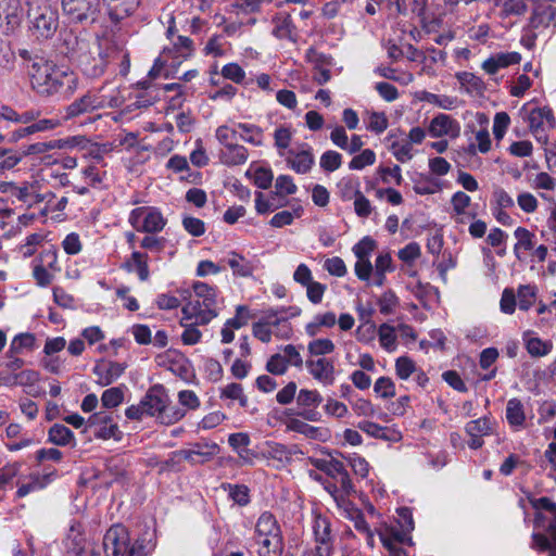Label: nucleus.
<instances>
[{"label": "nucleus", "instance_id": "nucleus-1", "mask_svg": "<svg viewBox=\"0 0 556 556\" xmlns=\"http://www.w3.org/2000/svg\"><path fill=\"white\" fill-rule=\"evenodd\" d=\"M31 88L40 96L62 94L67 98L76 89L77 78L72 73L62 71L52 62L38 60L30 70Z\"/></svg>", "mask_w": 556, "mask_h": 556}, {"label": "nucleus", "instance_id": "nucleus-2", "mask_svg": "<svg viewBox=\"0 0 556 556\" xmlns=\"http://www.w3.org/2000/svg\"><path fill=\"white\" fill-rule=\"evenodd\" d=\"M118 55L119 49L115 45L97 40L80 45L76 63L85 76L94 79L101 77Z\"/></svg>", "mask_w": 556, "mask_h": 556}, {"label": "nucleus", "instance_id": "nucleus-3", "mask_svg": "<svg viewBox=\"0 0 556 556\" xmlns=\"http://www.w3.org/2000/svg\"><path fill=\"white\" fill-rule=\"evenodd\" d=\"M102 549L104 556H147L144 541L131 542L128 529L121 523L113 525L106 530Z\"/></svg>", "mask_w": 556, "mask_h": 556}, {"label": "nucleus", "instance_id": "nucleus-4", "mask_svg": "<svg viewBox=\"0 0 556 556\" xmlns=\"http://www.w3.org/2000/svg\"><path fill=\"white\" fill-rule=\"evenodd\" d=\"M27 15L37 38H52L59 28V11L49 0L27 1Z\"/></svg>", "mask_w": 556, "mask_h": 556}, {"label": "nucleus", "instance_id": "nucleus-5", "mask_svg": "<svg viewBox=\"0 0 556 556\" xmlns=\"http://www.w3.org/2000/svg\"><path fill=\"white\" fill-rule=\"evenodd\" d=\"M410 530L394 527L386 528L379 531V538L383 547L388 551L389 556H408L402 545H414L409 535Z\"/></svg>", "mask_w": 556, "mask_h": 556}, {"label": "nucleus", "instance_id": "nucleus-6", "mask_svg": "<svg viewBox=\"0 0 556 556\" xmlns=\"http://www.w3.org/2000/svg\"><path fill=\"white\" fill-rule=\"evenodd\" d=\"M62 9L72 22L94 21L100 10V0H62Z\"/></svg>", "mask_w": 556, "mask_h": 556}, {"label": "nucleus", "instance_id": "nucleus-7", "mask_svg": "<svg viewBox=\"0 0 556 556\" xmlns=\"http://www.w3.org/2000/svg\"><path fill=\"white\" fill-rule=\"evenodd\" d=\"M314 466L336 480L340 484V490L343 494L350 495L355 492L350 475L342 462L333 457L330 459H317Z\"/></svg>", "mask_w": 556, "mask_h": 556}, {"label": "nucleus", "instance_id": "nucleus-8", "mask_svg": "<svg viewBox=\"0 0 556 556\" xmlns=\"http://www.w3.org/2000/svg\"><path fill=\"white\" fill-rule=\"evenodd\" d=\"M521 112L526 113L529 128L538 139L542 138V135L545 132V130L555 126V117L552 109L548 106L533 108L528 110L525 105L521 109Z\"/></svg>", "mask_w": 556, "mask_h": 556}, {"label": "nucleus", "instance_id": "nucleus-9", "mask_svg": "<svg viewBox=\"0 0 556 556\" xmlns=\"http://www.w3.org/2000/svg\"><path fill=\"white\" fill-rule=\"evenodd\" d=\"M195 298L202 300L204 313L202 314V325L208 324L218 315L217 312V291L205 282L197 281L192 286Z\"/></svg>", "mask_w": 556, "mask_h": 556}, {"label": "nucleus", "instance_id": "nucleus-10", "mask_svg": "<svg viewBox=\"0 0 556 556\" xmlns=\"http://www.w3.org/2000/svg\"><path fill=\"white\" fill-rule=\"evenodd\" d=\"M87 429L92 430L98 439H116L118 431L117 424L113 421L112 415L106 412H98L91 415L87 422Z\"/></svg>", "mask_w": 556, "mask_h": 556}, {"label": "nucleus", "instance_id": "nucleus-11", "mask_svg": "<svg viewBox=\"0 0 556 556\" xmlns=\"http://www.w3.org/2000/svg\"><path fill=\"white\" fill-rule=\"evenodd\" d=\"M313 530L315 542L317 544L315 547V555L331 556L333 547L330 521L325 517L318 516L314 521Z\"/></svg>", "mask_w": 556, "mask_h": 556}, {"label": "nucleus", "instance_id": "nucleus-12", "mask_svg": "<svg viewBox=\"0 0 556 556\" xmlns=\"http://www.w3.org/2000/svg\"><path fill=\"white\" fill-rule=\"evenodd\" d=\"M168 403V395L162 384L151 387L141 399V408H144L147 416H156L157 419Z\"/></svg>", "mask_w": 556, "mask_h": 556}, {"label": "nucleus", "instance_id": "nucleus-13", "mask_svg": "<svg viewBox=\"0 0 556 556\" xmlns=\"http://www.w3.org/2000/svg\"><path fill=\"white\" fill-rule=\"evenodd\" d=\"M76 143V138L68 139H53L49 141H40L35 142L28 146L21 147L22 154L24 157L26 156H38L41 160H46L49 157L47 153L51 150H61L67 147H74Z\"/></svg>", "mask_w": 556, "mask_h": 556}, {"label": "nucleus", "instance_id": "nucleus-14", "mask_svg": "<svg viewBox=\"0 0 556 556\" xmlns=\"http://www.w3.org/2000/svg\"><path fill=\"white\" fill-rule=\"evenodd\" d=\"M126 364L100 361L94 365L92 372L97 376V383L106 387L116 381L125 371Z\"/></svg>", "mask_w": 556, "mask_h": 556}, {"label": "nucleus", "instance_id": "nucleus-15", "mask_svg": "<svg viewBox=\"0 0 556 556\" xmlns=\"http://www.w3.org/2000/svg\"><path fill=\"white\" fill-rule=\"evenodd\" d=\"M306 368L314 379L330 386L334 382V364L332 359L319 357L317 359H307Z\"/></svg>", "mask_w": 556, "mask_h": 556}, {"label": "nucleus", "instance_id": "nucleus-16", "mask_svg": "<svg viewBox=\"0 0 556 556\" xmlns=\"http://www.w3.org/2000/svg\"><path fill=\"white\" fill-rule=\"evenodd\" d=\"M5 22V31H13L22 22V8L18 0H0V29Z\"/></svg>", "mask_w": 556, "mask_h": 556}, {"label": "nucleus", "instance_id": "nucleus-17", "mask_svg": "<svg viewBox=\"0 0 556 556\" xmlns=\"http://www.w3.org/2000/svg\"><path fill=\"white\" fill-rule=\"evenodd\" d=\"M271 23L274 24L273 35L278 39H288L292 42L296 41V27L289 13L279 12L277 13Z\"/></svg>", "mask_w": 556, "mask_h": 556}, {"label": "nucleus", "instance_id": "nucleus-18", "mask_svg": "<svg viewBox=\"0 0 556 556\" xmlns=\"http://www.w3.org/2000/svg\"><path fill=\"white\" fill-rule=\"evenodd\" d=\"M102 106L101 100L96 94L87 92L66 108V118L93 112Z\"/></svg>", "mask_w": 556, "mask_h": 556}, {"label": "nucleus", "instance_id": "nucleus-19", "mask_svg": "<svg viewBox=\"0 0 556 556\" xmlns=\"http://www.w3.org/2000/svg\"><path fill=\"white\" fill-rule=\"evenodd\" d=\"M551 24L556 25V7H553L545 0H540L533 9L531 26L539 28L547 27Z\"/></svg>", "mask_w": 556, "mask_h": 556}, {"label": "nucleus", "instance_id": "nucleus-20", "mask_svg": "<svg viewBox=\"0 0 556 556\" xmlns=\"http://www.w3.org/2000/svg\"><path fill=\"white\" fill-rule=\"evenodd\" d=\"M109 10V16L114 22L131 15L140 4V0H103Z\"/></svg>", "mask_w": 556, "mask_h": 556}, {"label": "nucleus", "instance_id": "nucleus-21", "mask_svg": "<svg viewBox=\"0 0 556 556\" xmlns=\"http://www.w3.org/2000/svg\"><path fill=\"white\" fill-rule=\"evenodd\" d=\"M286 427L289 431L301 433L305 438L313 440H325L328 434L327 429L311 426L296 417L288 418L286 421Z\"/></svg>", "mask_w": 556, "mask_h": 556}, {"label": "nucleus", "instance_id": "nucleus-22", "mask_svg": "<svg viewBox=\"0 0 556 556\" xmlns=\"http://www.w3.org/2000/svg\"><path fill=\"white\" fill-rule=\"evenodd\" d=\"M458 131L457 123L448 115H437L429 125V134L433 138L451 135L454 136Z\"/></svg>", "mask_w": 556, "mask_h": 556}, {"label": "nucleus", "instance_id": "nucleus-23", "mask_svg": "<svg viewBox=\"0 0 556 556\" xmlns=\"http://www.w3.org/2000/svg\"><path fill=\"white\" fill-rule=\"evenodd\" d=\"M249 152L245 147L238 144H228L219 151V161L227 166H236L244 164L248 160Z\"/></svg>", "mask_w": 556, "mask_h": 556}, {"label": "nucleus", "instance_id": "nucleus-24", "mask_svg": "<svg viewBox=\"0 0 556 556\" xmlns=\"http://www.w3.org/2000/svg\"><path fill=\"white\" fill-rule=\"evenodd\" d=\"M532 331L527 330L522 333V341L527 352L532 357H543L551 353L553 349L552 341H543L539 337H532Z\"/></svg>", "mask_w": 556, "mask_h": 556}, {"label": "nucleus", "instance_id": "nucleus-25", "mask_svg": "<svg viewBox=\"0 0 556 556\" xmlns=\"http://www.w3.org/2000/svg\"><path fill=\"white\" fill-rule=\"evenodd\" d=\"M280 533L281 530L275 516L268 511L263 513L255 525V540L258 541Z\"/></svg>", "mask_w": 556, "mask_h": 556}, {"label": "nucleus", "instance_id": "nucleus-26", "mask_svg": "<svg viewBox=\"0 0 556 556\" xmlns=\"http://www.w3.org/2000/svg\"><path fill=\"white\" fill-rule=\"evenodd\" d=\"M289 154L287 163L298 174L308 173L315 163L314 155L309 150H304L298 153L290 151Z\"/></svg>", "mask_w": 556, "mask_h": 556}, {"label": "nucleus", "instance_id": "nucleus-27", "mask_svg": "<svg viewBox=\"0 0 556 556\" xmlns=\"http://www.w3.org/2000/svg\"><path fill=\"white\" fill-rule=\"evenodd\" d=\"M56 473V470L53 469L50 472L43 473V475H30V481L28 483L22 484L17 491L16 496L17 497H24L30 492L42 490L46 488L54 478Z\"/></svg>", "mask_w": 556, "mask_h": 556}, {"label": "nucleus", "instance_id": "nucleus-28", "mask_svg": "<svg viewBox=\"0 0 556 556\" xmlns=\"http://www.w3.org/2000/svg\"><path fill=\"white\" fill-rule=\"evenodd\" d=\"M227 264L232 269L233 275L239 277H251L255 269L251 261L235 251L229 253Z\"/></svg>", "mask_w": 556, "mask_h": 556}, {"label": "nucleus", "instance_id": "nucleus-29", "mask_svg": "<svg viewBox=\"0 0 556 556\" xmlns=\"http://www.w3.org/2000/svg\"><path fill=\"white\" fill-rule=\"evenodd\" d=\"M216 454H213L211 451L210 452H194V451H189V450H179V451H176L173 453L170 459L168 460V463H176V458H177V462L184 459V460H187L189 462L191 465H202V464H205L207 462H210L211 459H213V457L215 456Z\"/></svg>", "mask_w": 556, "mask_h": 556}, {"label": "nucleus", "instance_id": "nucleus-30", "mask_svg": "<svg viewBox=\"0 0 556 556\" xmlns=\"http://www.w3.org/2000/svg\"><path fill=\"white\" fill-rule=\"evenodd\" d=\"M10 193L13 198L22 202L26 207H31L33 205L40 203L43 198L36 193L33 187L27 185L24 186H11Z\"/></svg>", "mask_w": 556, "mask_h": 556}, {"label": "nucleus", "instance_id": "nucleus-31", "mask_svg": "<svg viewBox=\"0 0 556 556\" xmlns=\"http://www.w3.org/2000/svg\"><path fill=\"white\" fill-rule=\"evenodd\" d=\"M260 556H281L283 551L282 535H269V538L256 541Z\"/></svg>", "mask_w": 556, "mask_h": 556}, {"label": "nucleus", "instance_id": "nucleus-32", "mask_svg": "<svg viewBox=\"0 0 556 556\" xmlns=\"http://www.w3.org/2000/svg\"><path fill=\"white\" fill-rule=\"evenodd\" d=\"M50 443L59 446H66L74 443L73 431L62 424H54L48 432Z\"/></svg>", "mask_w": 556, "mask_h": 556}, {"label": "nucleus", "instance_id": "nucleus-33", "mask_svg": "<svg viewBox=\"0 0 556 556\" xmlns=\"http://www.w3.org/2000/svg\"><path fill=\"white\" fill-rule=\"evenodd\" d=\"M36 337L34 333L25 332L16 334L11 341L9 348L10 355H20L24 352H30L35 349Z\"/></svg>", "mask_w": 556, "mask_h": 556}, {"label": "nucleus", "instance_id": "nucleus-34", "mask_svg": "<svg viewBox=\"0 0 556 556\" xmlns=\"http://www.w3.org/2000/svg\"><path fill=\"white\" fill-rule=\"evenodd\" d=\"M165 224L166 220L159 210L155 207H147L141 231L149 233L159 232L165 227Z\"/></svg>", "mask_w": 556, "mask_h": 556}, {"label": "nucleus", "instance_id": "nucleus-35", "mask_svg": "<svg viewBox=\"0 0 556 556\" xmlns=\"http://www.w3.org/2000/svg\"><path fill=\"white\" fill-rule=\"evenodd\" d=\"M81 43H90L85 39H79L73 33H66L62 38V43L60 47L61 53L66 55L74 62L78 61V50Z\"/></svg>", "mask_w": 556, "mask_h": 556}, {"label": "nucleus", "instance_id": "nucleus-36", "mask_svg": "<svg viewBox=\"0 0 556 556\" xmlns=\"http://www.w3.org/2000/svg\"><path fill=\"white\" fill-rule=\"evenodd\" d=\"M506 418L510 426L520 427L526 420L523 405L518 399H510L507 402Z\"/></svg>", "mask_w": 556, "mask_h": 556}, {"label": "nucleus", "instance_id": "nucleus-37", "mask_svg": "<svg viewBox=\"0 0 556 556\" xmlns=\"http://www.w3.org/2000/svg\"><path fill=\"white\" fill-rule=\"evenodd\" d=\"M517 243L514 247L515 255L518 260H521L519 255V249L530 251L534 248V233L529 231L527 228L518 227L514 232Z\"/></svg>", "mask_w": 556, "mask_h": 556}, {"label": "nucleus", "instance_id": "nucleus-38", "mask_svg": "<svg viewBox=\"0 0 556 556\" xmlns=\"http://www.w3.org/2000/svg\"><path fill=\"white\" fill-rule=\"evenodd\" d=\"M459 84L466 88L468 92L482 93L485 89L483 80L470 72H460L456 75Z\"/></svg>", "mask_w": 556, "mask_h": 556}, {"label": "nucleus", "instance_id": "nucleus-39", "mask_svg": "<svg viewBox=\"0 0 556 556\" xmlns=\"http://www.w3.org/2000/svg\"><path fill=\"white\" fill-rule=\"evenodd\" d=\"M465 431L469 437H484L492 433V424L489 418L482 417L466 424Z\"/></svg>", "mask_w": 556, "mask_h": 556}, {"label": "nucleus", "instance_id": "nucleus-40", "mask_svg": "<svg viewBox=\"0 0 556 556\" xmlns=\"http://www.w3.org/2000/svg\"><path fill=\"white\" fill-rule=\"evenodd\" d=\"M222 75L224 78L229 79L236 84H242L249 86L253 83L250 78L245 80V73L243 68L237 63H228L222 68Z\"/></svg>", "mask_w": 556, "mask_h": 556}, {"label": "nucleus", "instance_id": "nucleus-41", "mask_svg": "<svg viewBox=\"0 0 556 556\" xmlns=\"http://www.w3.org/2000/svg\"><path fill=\"white\" fill-rule=\"evenodd\" d=\"M238 128L244 132L240 138L245 142L256 147H261L263 144V130L261 127L253 124L239 123Z\"/></svg>", "mask_w": 556, "mask_h": 556}, {"label": "nucleus", "instance_id": "nucleus-42", "mask_svg": "<svg viewBox=\"0 0 556 556\" xmlns=\"http://www.w3.org/2000/svg\"><path fill=\"white\" fill-rule=\"evenodd\" d=\"M323 402V396L317 390L301 389L296 395V404L300 408H317Z\"/></svg>", "mask_w": 556, "mask_h": 556}, {"label": "nucleus", "instance_id": "nucleus-43", "mask_svg": "<svg viewBox=\"0 0 556 556\" xmlns=\"http://www.w3.org/2000/svg\"><path fill=\"white\" fill-rule=\"evenodd\" d=\"M23 157L21 148L17 150L0 149V169L13 168Z\"/></svg>", "mask_w": 556, "mask_h": 556}, {"label": "nucleus", "instance_id": "nucleus-44", "mask_svg": "<svg viewBox=\"0 0 556 556\" xmlns=\"http://www.w3.org/2000/svg\"><path fill=\"white\" fill-rule=\"evenodd\" d=\"M184 319H192L195 318V324L202 325V314L204 313V306L202 304V300L197 298L195 300L189 301L182 307Z\"/></svg>", "mask_w": 556, "mask_h": 556}, {"label": "nucleus", "instance_id": "nucleus-45", "mask_svg": "<svg viewBox=\"0 0 556 556\" xmlns=\"http://www.w3.org/2000/svg\"><path fill=\"white\" fill-rule=\"evenodd\" d=\"M307 350L312 356H324L334 351V343L330 339H316L308 343Z\"/></svg>", "mask_w": 556, "mask_h": 556}, {"label": "nucleus", "instance_id": "nucleus-46", "mask_svg": "<svg viewBox=\"0 0 556 556\" xmlns=\"http://www.w3.org/2000/svg\"><path fill=\"white\" fill-rule=\"evenodd\" d=\"M517 304L521 311H528L535 301V291L531 286H520L517 292Z\"/></svg>", "mask_w": 556, "mask_h": 556}, {"label": "nucleus", "instance_id": "nucleus-47", "mask_svg": "<svg viewBox=\"0 0 556 556\" xmlns=\"http://www.w3.org/2000/svg\"><path fill=\"white\" fill-rule=\"evenodd\" d=\"M320 167L326 172H334L342 164V156L339 152L328 150L320 156Z\"/></svg>", "mask_w": 556, "mask_h": 556}, {"label": "nucleus", "instance_id": "nucleus-48", "mask_svg": "<svg viewBox=\"0 0 556 556\" xmlns=\"http://www.w3.org/2000/svg\"><path fill=\"white\" fill-rule=\"evenodd\" d=\"M395 371L400 379L406 380L412 374L417 371V368L412 358L408 356H401L395 361Z\"/></svg>", "mask_w": 556, "mask_h": 556}, {"label": "nucleus", "instance_id": "nucleus-49", "mask_svg": "<svg viewBox=\"0 0 556 556\" xmlns=\"http://www.w3.org/2000/svg\"><path fill=\"white\" fill-rule=\"evenodd\" d=\"M124 400V393L121 388L114 387L102 393L101 402L105 408L117 407Z\"/></svg>", "mask_w": 556, "mask_h": 556}, {"label": "nucleus", "instance_id": "nucleus-50", "mask_svg": "<svg viewBox=\"0 0 556 556\" xmlns=\"http://www.w3.org/2000/svg\"><path fill=\"white\" fill-rule=\"evenodd\" d=\"M374 391L382 399L395 396V384L389 377H380L376 380Z\"/></svg>", "mask_w": 556, "mask_h": 556}, {"label": "nucleus", "instance_id": "nucleus-51", "mask_svg": "<svg viewBox=\"0 0 556 556\" xmlns=\"http://www.w3.org/2000/svg\"><path fill=\"white\" fill-rule=\"evenodd\" d=\"M34 264L43 265L52 270H59L58 264V252L54 248L45 249L34 260Z\"/></svg>", "mask_w": 556, "mask_h": 556}, {"label": "nucleus", "instance_id": "nucleus-52", "mask_svg": "<svg viewBox=\"0 0 556 556\" xmlns=\"http://www.w3.org/2000/svg\"><path fill=\"white\" fill-rule=\"evenodd\" d=\"M376 161V154L370 149L363 150L359 154L355 155L350 164L349 167L351 169H363L364 167L368 165H372Z\"/></svg>", "mask_w": 556, "mask_h": 556}, {"label": "nucleus", "instance_id": "nucleus-53", "mask_svg": "<svg viewBox=\"0 0 556 556\" xmlns=\"http://www.w3.org/2000/svg\"><path fill=\"white\" fill-rule=\"evenodd\" d=\"M439 190V184L431 178L422 176L414 180V191L417 194H433Z\"/></svg>", "mask_w": 556, "mask_h": 556}, {"label": "nucleus", "instance_id": "nucleus-54", "mask_svg": "<svg viewBox=\"0 0 556 556\" xmlns=\"http://www.w3.org/2000/svg\"><path fill=\"white\" fill-rule=\"evenodd\" d=\"M301 212H302L301 207L294 210L293 213L289 212V211H281L279 213H276L271 217L269 224H270V226L276 227V228H281L283 226L291 225L295 216L300 217Z\"/></svg>", "mask_w": 556, "mask_h": 556}, {"label": "nucleus", "instance_id": "nucleus-55", "mask_svg": "<svg viewBox=\"0 0 556 556\" xmlns=\"http://www.w3.org/2000/svg\"><path fill=\"white\" fill-rule=\"evenodd\" d=\"M274 192L276 195H289L296 192V186L294 185L292 178L288 175H280L277 177L275 182Z\"/></svg>", "mask_w": 556, "mask_h": 556}, {"label": "nucleus", "instance_id": "nucleus-56", "mask_svg": "<svg viewBox=\"0 0 556 556\" xmlns=\"http://www.w3.org/2000/svg\"><path fill=\"white\" fill-rule=\"evenodd\" d=\"M509 124L510 117L506 112H498L495 114L493 122V134L496 140L503 139Z\"/></svg>", "mask_w": 556, "mask_h": 556}, {"label": "nucleus", "instance_id": "nucleus-57", "mask_svg": "<svg viewBox=\"0 0 556 556\" xmlns=\"http://www.w3.org/2000/svg\"><path fill=\"white\" fill-rule=\"evenodd\" d=\"M253 317L250 309L245 305H238L236 308V316L227 320L228 325L235 329H240L248 325V321Z\"/></svg>", "mask_w": 556, "mask_h": 556}, {"label": "nucleus", "instance_id": "nucleus-58", "mask_svg": "<svg viewBox=\"0 0 556 556\" xmlns=\"http://www.w3.org/2000/svg\"><path fill=\"white\" fill-rule=\"evenodd\" d=\"M182 226L185 230L193 237H200L205 232V224L202 219L185 216L182 218Z\"/></svg>", "mask_w": 556, "mask_h": 556}, {"label": "nucleus", "instance_id": "nucleus-59", "mask_svg": "<svg viewBox=\"0 0 556 556\" xmlns=\"http://www.w3.org/2000/svg\"><path fill=\"white\" fill-rule=\"evenodd\" d=\"M275 195L276 194L273 192L268 199H265L262 192H256V212L258 214H266L268 212H274L275 210H277L279 205L275 203Z\"/></svg>", "mask_w": 556, "mask_h": 556}, {"label": "nucleus", "instance_id": "nucleus-60", "mask_svg": "<svg viewBox=\"0 0 556 556\" xmlns=\"http://www.w3.org/2000/svg\"><path fill=\"white\" fill-rule=\"evenodd\" d=\"M379 340L381 346L387 350H393L395 345L396 336L394 333V328L388 324H382L379 327Z\"/></svg>", "mask_w": 556, "mask_h": 556}, {"label": "nucleus", "instance_id": "nucleus-61", "mask_svg": "<svg viewBox=\"0 0 556 556\" xmlns=\"http://www.w3.org/2000/svg\"><path fill=\"white\" fill-rule=\"evenodd\" d=\"M376 248V241L370 237H364L358 243L353 247L355 256L359 260L369 258L370 253Z\"/></svg>", "mask_w": 556, "mask_h": 556}, {"label": "nucleus", "instance_id": "nucleus-62", "mask_svg": "<svg viewBox=\"0 0 556 556\" xmlns=\"http://www.w3.org/2000/svg\"><path fill=\"white\" fill-rule=\"evenodd\" d=\"M61 125V122L58 118H37L34 123L29 125V129L31 134L36 132H45L55 129Z\"/></svg>", "mask_w": 556, "mask_h": 556}, {"label": "nucleus", "instance_id": "nucleus-63", "mask_svg": "<svg viewBox=\"0 0 556 556\" xmlns=\"http://www.w3.org/2000/svg\"><path fill=\"white\" fill-rule=\"evenodd\" d=\"M354 210L359 217H368L372 210L369 200L359 190L355 191Z\"/></svg>", "mask_w": 556, "mask_h": 556}, {"label": "nucleus", "instance_id": "nucleus-64", "mask_svg": "<svg viewBox=\"0 0 556 556\" xmlns=\"http://www.w3.org/2000/svg\"><path fill=\"white\" fill-rule=\"evenodd\" d=\"M470 202H471L470 197L463 191L455 192L451 199V204L453 206V211L457 215L465 214V211L470 205Z\"/></svg>", "mask_w": 556, "mask_h": 556}]
</instances>
